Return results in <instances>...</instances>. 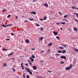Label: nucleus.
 Listing matches in <instances>:
<instances>
[{
  "label": "nucleus",
  "mask_w": 78,
  "mask_h": 78,
  "mask_svg": "<svg viewBox=\"0 0 78 78\" xmlns=\"http://www.w3.org/2000/svg\"><path fill=\"white\" fill-rule=\"evenodd\" d=\"M26 70H27V72H29L30 74V75H32L33 74L31 70L28 67L26 68Z\"/></svg>",
  "instance_id": "f257e3e1"
},
{
  "label": "nucleus",
  "mask_w": 78,
  "mask_h": 78,
  "mask_svg": "<svg viewBox=\"0 0 78 78\" xmlns=\"http://www.w3.org/2000/svg\"><path fill=\"white\" fill-rule=\"evenodd\" d=\"M73 67V65L72 64H70V66H69L68 67H66L65 69L66 70H70V69H72V67Z\"/></svg>",
  "instance_id": "f03ea898"
},
{
  "label": "nucleus",
  "mask_w": 78,
  "mask_h": 78,
  "mask_svg": "<svg viewBox=\"0 0 78 78\" xmlns=\"http://www.w3.org/2000/svg\"><path fill=\"white\" fill-rule=\"evenodd\" d=\"M60 58H62V59H66V57L64 55H62L60 56Z\"/></svg>",
  "instance_id": "7ed1b4c3"
},
{
  "label": "nucleus",
  "mask_w": 78,
  "mask_h": 78,
  "mask_svg": "<svg viewBox=\"0 0 78 78\" xmlns=\"http://www.w3.org/2000/svg\"><path fill=\"white\" fill-rule=\"evenodd\" d=\"M11 26V25H8L6 26H5V25L4 24H2L1 26H2V27H8V26Z\"/></svg>",
  "instance_id": "20e7f679"
},
{
  "label": "nucleus",
  "mask_w": 78,
  "mask_h": 78,
  "mask_svg": "<svg viewBox=\"0 0 78 78\" xmlns=\"http://www.w3.org/2000/svg\"><path fill=\"white\" fill-rule=\"evenodd\" d=\"M53 34L55 35V36H56L58 35V32H53Z\"/></svg>",
  "instance_id": "39448f33"
},
{
  "label": "nucleus",
  "mask_w": 78,
  "mask_h": 78,
  "mask_svg": "<svg viewBox=\"0 0 78 78\" xmlns=\"http://www.w3.org/2000/svg\"><path fill=\"white\" fill-rule=\"evenodd\" d=\"M6 66H7V64H6V63H4L3 66V67H6Z\"/></svg>",
  "instance_id": "423d86ee"
},
{
  "label": "nucleus",
  "mask_w": 78,
  "mask_h": 78,
  "mask_svg": "<svg viewBox=\"0 0 78 78\" xmlns=\"http://www.w3.org/2000/svg\"><path fill=\"white\" fill-rule=\"evenodd\" d=\"M51 45H53V43H50L48 45V46L49 47H50V46H51Z\"/></svg>",
  "instance_id": "0eeeda50"
},
{
  "label": "nucleus",
  "mask_w": 78,
  "mask_h": 78,
  "mask_svg": "<svg viewBox=\"0 0 78 78\" xmlns=\"http://www.w3.org/2000/svg\"><path fill=\"white\" fill-rule=\"evenodd\" d=\"M33 68L34 70H36V69H37V67H36L35 66H33Z\"/></svg>",
  "instance_id": "6e6552de"
},
{
  "label": "nucleus",
  "mask_w": 78,
  "mask_h": 78,
  "mask_svg": "<svg viewBox=\"0 0 78 78\" xmlns=\"http://www.w3.org/2000/svg\"><path fill=\"white\" fill-rule=\"evenodd\" d=\"M25 42L26 43H29L30 41L29 40H28V39H26L25 40Z\"/></svg>",
  "instance_id": "1a4fd4ad"
},
{
  "label": "nucleus",
  "mask_w": 78,
  "mask_h": 78,
  "mask_svg": "<svg viewBox=\"0 0 78 78\" xmlns=\"http://www.w3.org/2000/svg\"><path fill=\"white\" fill-rule=\"evenodd\" d=\"M13 55V52H12L9 54L8 55V56H12Z\"/></svg>",
  "instance_id": "9d476101"
},
{
  "label": "nucleus",
  "mask_w": 78,
  "mask_h": 78,
  "mask_svg": "<svg viewBox=\"0 0 78 78\" xmlns=\"http://www.w3.org/2000/svg\"><path fill=\"white\" fill-rule=\"evenodd\" d=\"M44 6H46V7H48V4L47 3H46L45 4H43Z\"/></svg>",
  "instance_id": "9b49d317"
},
{
  "label": "nucleus",
  "mask_w": 78,
  "mask_h": 78,
  "mask_svg": "<svg viewBox=\"0 0 78 78\" xmlns=\"http://www.w3.org/2000/svg\"><path fill=\"white\" fill-rule=\"evenodd\" d=\"M62 53H66V50H63L62 52Z\"/></svg>",
  "instance_id": "f8f14e48"
},
{
  "label": "nucleus",
  "mask_w": 78,
  "mask_h": 78,
  "mask_svg": "<svg viewBox=\"0 0 78 78\" xmlns=\"http://www.w3.org/2000/svg\"><path fill=\"white\" fill-rule=\"evenodd\" d=\"M46 19H47V16H45L43 18V20H46Z\"/></svg>",
  "instance_id": "ddd939ff"
},
{
  "label": "nucleus",
  "mask_w": 78,
  "mask_h": 78,
  "mask_svg": "<svg viewBox=\"0 0 78 78\" xmlns=\"http://www.w3.org/2000/svg\"><path fill=\"white\" fill-rule=\"evenodd\" d=\"M30 13H31L32 14H36V13L35 12H30Z\"/></svg>",
  "instance_id": "4468645a"
},
{
  "label": "nucleus",
  "mask_w": 78,
  "mask_h": 78,
  "mask_svg": "<svg viewBox=\"0 0 78 78\" xmlns=\"http://www.w3.org/2000/svg\"><path fill=\"white\" fill-rule=\"evenodd\" d=\"M44 39L43 37H41L39 38V39L40 40H42Z\"/></svg>",
  "instance_id": "2eb2a0df"
},
{
  "label": "nucleus",
  "mask_w": 78,
  "mask_h": 78,
  "mask_svg": "<svg viewBox=\"0 0 78 78\" xmlns=\"http://www.w3.org/2000/svg\"><path fill=\"white\" fill-rule=\"evenodd\" d=\"M73 49L74 50H75L76 52H78V49H75V48H73Z\"/></svg>",
  "instance_id": "dca6fc26"
},
{
  "label": "nucleus",
  "mask_w": 78,
  "mask_h": 78,
  "mask_svg": "<svg viewBox=\"0 0 78 78\" xmlns=\"http://www.w3.org/2000/svg\"><path fill=\"white\" fill-rule=\"evenodd\" d=\"M74 30L76 31H77L78 29L76 27H74Z\"/></svg>",
  "instance_id": "f3484780"
},
{
  "label": "nucleus",
  "mask_w": 78,
  "mask_h": 78,
  "mask_svg": "<svg viewBox=\"0 0 78 78\" xmlns=\"http://www.w3.org/2000/svg\"><path fill=\"white\" fill-rule=\"evenodd\" d=\"M7 10V9H4V10H3L2 12H6V11Z\"/></svg>",
  "instance_id": "a211bd4d"
},
{
  "label": "nucleus",
  "mask_w": 78,
  "mask_h": 78,
  "mask_svg": "<svg viewBox=\"0 0 78 78\" xmlns=\"http://www.w3.org/2000/svg\"><path fill=\"white\" fill-rule=\"evenodd\" d=\"M31 57H32V58H35V56H34V55H33V54L31 55Z\"/></svg>",
  "instance_id": "6ab92c4d"
},
{
  "label": "nucleus",
  "mask_w": 78,
  "mask_h": 78,
  "mask_svg": "<svg viewBox=\"0 0 78 78\" xmlns=\"http://www.w3.org/2000/svg\"><path fill=\"white\" fill-rule=\"evenodd\" d=\"M74 19L75 20V21H76V22H78V20L76 19V18H74Z\"/></svg>",
  "instance_id": "aec40b11"
},
{
  "label": "nucleus",
  "mask_w": 78,
  "mask_h": 78,
  "mask_svg": "<svg viewBox=\"0 0 78 78\" xmlns=\"http://www.w3.org/2000/svg\"><path fill=\"white\" fill-rule=\"evenodd\" d=\"M59 48L60 49H64V47H59Z\"/></svg>",
  "instance_id": "412c9836"
},
{
  "label": "nucleus",
  "mask_w": 78,
  "mask_h": 78,
  "mask_svg": "<svg viewBox=\"0 0 78 78\" xmlns=\"http://www.w3.org/2000/svg\"><path fill=\"white\" fill-rule=\"evenodd\" d=\"M7 49H5V48H3V51H6V50H7Z\"/></svg>",
  "instance_id": "4be33fe9"
},
{
  "label": "nucleus",
  "mask_w": 78,
  "mask_h": 78,
  "mask_svg": "<svg viewBox=\"0 0 78 78\" xmlns=\"http://www.w3.org/2000/svg\"><path fill=\"white\" fill-rule=\"evenodd\" d=\"M44 52V50H43L40 51L41 53H43Z\"/></svg>",
  "instance_id": "5701e85b"
},
{
  "label": "nucleus",
  "mask_w": 78,
  "mask_h": 78,
  "mask_svg": "<svg viewBox=\"0 0 78 78\" xmlns=\"http://www.w3.org/2000/svg\"><path fill=\"white\" fill-rule=\"evenodd\" d=\"M56 37L57 38V39H58V40H59V37L57 36Z\"/></svg>",
  "instance_id": "b1692460"
},
{
  "label": "nucleus",
  "mask_w": 78,
  "mask_h": 78,
  "mask_svg": "<svg viewBox=\"0 0 78 78\" xmlns=\"http://www.w3.org/2000/svg\"><path fill=\"white\" fill-rule=\"evenodd\" d=\"M61 24H63L64 25H65V22H62V23H60Z\"/></svg>",
  "instance_id": "393cba45"
},
{
  "label": "nucleus",
  "mask_w": 78,
  "mask_h": 78,
  "mask_svg": "<svg viewBox=\"0 0 78 78\" xmlns=\"http://www.w3.org/2000/svg\"><path fill=\"white\" fill-rule=\"evenodd\" d=\"M29 20H30V21H31L32 20H34V19H31L30 18H29Z\"/></svg>",
  "instance_id": "a878e982"
},
{
  "label": "nucleus",
  "mask_w": 78,
  "mask_h": 78,
  "mask_svg": "<svg viewBox=\"0 0 78 78\" xmlns=\"http://www.w3.org/2000/svg\"><path fill=\"white\" fill-rule=\"evenodd\" d=\"M23 63H21V67H22V68L24 67L23 66H22V65H23Z\"/></svg>",
  "instance_id": "bb28decb"
},
{
  "label": "nucleus",
  "mask_w": 78,
  "mask_h": 78,
  "mask_svg": "<svg viewBox=\"0 0 78 78\" xmlns=\"http://www.w3.org/2000/svg\"><path fill=\"white\" fill-rule=\"evenodd\" d=\"M29 64H30V65H32V63L30 62H29Z\"/></svg>",
  "instance_id": "cd10ccee"
},
{
  "label": "nucleus",
  "mask_w": 78,
  "mask_h": 78,
  "mask_svg": "<svg viewBox=\"0 0 78 78\" xmlns=\"http://www.w3.org/2000/svg\"><path fill=\"white\" fill-rule=\"evenodd\" d=\"M61 64H64V62H60Z\"/></svg>",
  "instance_id": "c85d7f7f"
},
{
  "label": "nucleus",
  "mask_w": 78,
  "mask_h": 78,
  "mask_svg": "<svg viewBox=\"0 0 78 78\" xmlns=\"http://www.w3.org/2000/svg\"><path fill=\"white\" fill-rule=\"evenodd\" d=\"M36 26H37V27H39L40 26V25H39L37 23H36Z\"/></svg>",
  "instance_id": "c756f323"
},
{
  "label": "nucleus",
  "mask_w": 78,
  "mask_h": 78,
  "mask_svg": "<svg viewBox=\"0 0 78 78\" xmlns=\"http://www.w3.org/2000/svg\"><path fill=\"white\" fill-rule=\"evenodd\" d=\"M27 78H30V76H29V75H27Z\"/></svg>",
  "instance_id": "7c9ffc66"
},
{
  "label": "nucleus",
  "mask_w": 78,
  "mask_h": 78,
  "mask_svg": "<svg viewBox=\"0 0 78 78\" xmlns=\"http://www.w3.org/2000/svg\"><path fill=\"white\" fill-rule=\"evenodd\" d=\"M12 69L13 70V71H14V72H16V70H15V69L13 67L12 68Z\"/></svg>",
  "instance_id": "2f4dec72"
},
{
  "label": "nucleus",
  "mask_w": 78,
  "mask_h": 78,
  "mask_svg": "<svg viewBox=\"0 0 78 78\" xmlns=\"http://www.w3.org/2000/svg\"><path fill=\"white\" fill-rule=\"evenodd\" d=\"M58 53H62V52H61V51H58Z\"/></svg>",
  "instance_id": "473e14b6"
},
{
  "label": "nucleus",
  "mask_w": 78,
  "mask_h": 78,
  "mask_svg": "<svg viewBox=\"0 0 78 78\" xmlns=\"http://www.w3.org/2000/svg\"><path fill=\"white\" fill-rule=\"evenodd\" d=\"M11 16V15H9L8 16H7V18H9V17Z\"/></svg>",
  "instance_id": "72a5a7b5"
},
{
  "label": "nucleus",
  "mask_w": 78,
  "mask_h": 78,
  "mask_svg": "<svg viewBox=\"0 0 78 78\" xmlns=\"http://www.w3.org/2000/svg\"><path fill=\"white\" fill-rule=\"evenodd\" d=\"M62 46H63V47H67V46L65 45H62Z\"/></svg>",
  "instance_id": "f704fd0d"
},
{
  "label": "nucleus",
  "mask_w": 78,
  "mask_h": 78,
  "mask_svg": "<svg viewBox=\"0 0 78 78\" xmlns=\"http://www.w3.org/2000/svg\"><path fill=\"white\" fill-rule=\"evenodd\" d=\"M34 59L32 58V59H31V62H33V61H34Z\"/></svg>",
  "instance_id": "c9c22d12"
},
{
  "label": "nucleus",
  "mask_w": 78,
  "mask_h": 78,
  "mask_svg": "<svg viewBox=\"0 0 78 78\" xmlns=\"http://www.w3.org/2000/svg\"><path fill=\"white\" fill-rule=\"evenodd\" d=\"M67 17V15H65L64 16V18H66V17Z\"/></svg>",
  "instance_id": "e433bc0d"
},
{
  "label": "nucleus",
  "mask_w": 78,
  "mask_h": 78,
  "mask_svg": "<svg viewBox=\"0 0 78 78\" xmlns=\"http://www.w3.org/2000/svg\"><path fill=\"white\" fill-rule=\"evenodd\" d=\"M40 29H41V30H40V31H42V30H44L43 28H40Z\"/></svg>",
  "instance_id": "4c0bfd02"
},
{
  "label": "nucleus",
  "mask_w": 78,
  "mask_h": 78,
  "mask_svg": "<svg viewBox=\"0 0 78 78\" xmlns=\"http://www.w3.org/2000/svg\"><path fill=\"white\" fill-rule=\"evenodd\" d=\"M39 20H41V21H42L44 20L41 19H40Z\"/></svg>",
  "instance_id": "58836bf2"
},
{
  "label": "nucleus",
  "mask_w": 78,
  "mask_h": 78,
  "mask_svg": "<svg viewBox=\"0 0 78 78\" xmlns=\"http://www.w3.org/2000/svg\"><path fill=\"white\" fill-rule=\"evenodd\" d=\"M11 59H13V60H15V58H11V59H10V60H11Z\"/></svg>",
  "instance_id": "ea45409f"
},
{
  "label": "nucleus",
  "mask_w": 78,
  "mask_h": 78,
  "mask_svg": "<svg viewBox=\"0 0 78 78\" xmlns=\"http://www.w3.org/2000/svg\"><path fill=\"white\" fill-rule=\"evenodd\" d=\"M23 77H25V73H24L23 74Z\"/></svg>",
  "instance_id": "a19ab883"
},
{
  "label": "nucleus",
  "mask_w": 78,
  "mask_h": 78,
  "mask_svg": "<svg viewBox=\"0 0 78 78\" xmlns=\"http://www.w3.org/2000/svg\"><path fill=\"white\" fill-rule=\"evenodd\" d=\"M15 19H18V17L17 16H16L15 17Z\"/></svg>",
  "instance_id": "79ce46f5"
},
{
  "label": "nucleus",
  "mask_w": 78,
  "mask_h": 78,
  "mask_svg": "<svg viewBox=\"0 0 78 78\" xmlns=\"http://www.w3.org/2000/svg\"><path fill=\"white\" fill-rule=\"evenodd\" d=\"M11 34L12 36H14V34H13V33H11Z\"/></svg>",
  "instance_id": "37998d69"
},
{
  "label": "nucleus",
  "mask_w": 78,
  "mask_h": 78,
  "mask_svg": "<svg viewBox=\"0 0 78 78\" xmlns=\"http://www.w3.org/2000/svg\"><path fill=\"white\" fill-rule=\"evenodd\" d=\"M6 41H9L10 39H6Z\"/></svg>",
  "instance_id": "c03bdc74"
},
{
  "label": "nucleus",
  "mask_w": 78,
  "mask_h": 78,
  "mask_svg": "<svg viewBox=\"0 0 78 78\" xmlns=\"http://www.w3.org/2000/svg\"><path fill=\"white\" fill-rule=\"evenodd\" d=\"M75 7L73 6L72 8V9H75Z\"/></svg>",
  "instance_id": "a18cd8bd"
},
{
  "label": "nucleus",
  "mask_w": 78,
  "mask_h": 78,
  "mask_svg": "<svg viewBox=\"0 0 78 78\" xmlns=\"http://www.w3.org/2000/svg\"><path fill=\"white\" fill-rule=\"evenodd\" d=\"M48 72H49V73H50L51 72H52L51 71H48Z\"/></svg>",
  "instance_id": "49530a36"
},
{
  "label": "nucleus",
  "mask_w": 78,
  "mask_h": 78,
  "mask_svg": "<svg viewBox=\"0 0 78 78\" xmlns=\"http://www.w3.org/2000/svg\"><path fill=\"white\" fill-rule=\"evenodd\" d=\"M55 55H57V56H59V54H55Z\"/></svg>",
  "instance_id": "de8ad7c7"
},
{
  "label": "nucleus",
  "mask_w": 78,
  "mask_h": 78,
  "mask_svg": "<svg viewBox=\"0 0 78 78\" xmlns=\"http://www.w3.org/2000/svg\"><path fill=\"white\" fill-rule=\"evenodd\" d=\"M36 2V1H35L34 0H33V2Z\"/></svg>",
  "instance_id": "09e8293b"
},
{
  "label": "nucleus",
  "mask_w": 78,
  "mask_h": 78,
  "mask_svg": "<svg viewBox=\"0 0 78 78\" xmlns=\"http://www.w3.org/2000/svg\"><path fill=\"white\" fill-rule=\"evenodd\" d=\"M50 49H48V52H50Z\"/></svg>",
  "instance_id": "8fccbe9b"
},
{
  "label": "nucleus",
  "mask_w": 78,
  "mask_h": 78,
  "mask_svg": "<svg viewBox=\"0 0 78 78\" xmlns=\"http://www.w3.org/2000/svg\"><path fill=\"white\" fill-rule=\"evenodd\" d=\"M66 21L67 22H69V21L67 20V19L66 20Z\"/></svg>",
  "instance_id": "3c124183"
},
{
  "label": "nucleus",
  "mask_w": 78,
  "mask_h": 78,
  "mask_svg": "<svg viewBox=\"0 0 78 78\" xmlns=\"http://www.w3.org/2000/svg\"><path fill=\"white\" fill-rule=\"evenodd\" d=\"M25 65H26V66H28V65L27 63H26Z\"/></svg>",
  "instance_id": "603ef678"
},
{
  "label": "nucleus",
  "mask_w": 78,
  "mask_h": 78,
  "mask_svg": "<svg viewBox=\"0 0 78 78\" xmlns=\"http://www.w3.org/2000/svg\"><path fill=\"white\" fill-rule=\"evenodd\" d=\"M59 13L60 14V15H62V13H61L59 12Z\"/></svg>",
  "instance_id": "864d4df0"
},
{
  "label": "nucleus",
  "mask_w": 78,
  "mask_h": 78,
  "mask_svg": "<svg viewBox=\"0 0 78 78\" xmlns=\"http://www.w3.org/2000/svg\"><path fill=\"white\" fill-rule=\"evenodd\" d=\"M56 24H58V25H60V24L59 23H57Z\"/></svg>",
  "instance_id": "5fc2aeb1"
},
{
  "label": "nucleus",
  "mask_w": 78,
  "mask_h": 78,
  "mask_svg": "<svg viewBox=\"0 0 78 78\" xmlns=\"http://www.w3.org/2000/svg\"><path fill=\"white\" fill-rule=\"evenodd\" d=\"M75 9H77V10H78V8H76Z\"/></svg>",
  "instance_id": "6e6d98bb"
},
{
  "label": "nucleus",
  "mask_w": 78,
  "mask_h": 78,
  "mask_svg": "<svg viewBox=\"0 0 78 78\" xmlns=\"http://www.w3.org/2000/svg\"><path fill=\"white\" fill-rule=\"evenodd\" d=\"M32 50H34V48H32L31 49Z\"/></svg>",
  "instance_id": "4d7b16f0"
},
{
  "label": "nucleus",
  "mask_w": 78,
  "mask_h": 78,
  "mask_svg": "<svg viewBox=\"0 0 78 78\" xmlns=\"http://www.w3.org/2000/svg\"><path fill=\"white\" fill-rule=\"evenodd\" d=\"M29 59H32L33 58H30Z\"/></svg>",
  "instance_id": "13d9d810"
},
{
  "label": "nucleus",
  "mask_w": 78,
  "mask_h": 78,
  "mask_svg": "<svg viewBox=\"0 0 78 78\" xmlns=\"http://www.w3.org/2000/svg\"><path fill=\"white\" fill-rule=\"evenodd\" d=\"M22 70H23V69H24V68L23 67H22Z\"/></svg>",
  "instance_id": "bf43d9fd"
},
{
  "label": "nucleus",
  "mask_w": 78,
  "mask_h": 78,
  "mask_svg": "<svg viewBox=\"0 0 78 78\" xmlns=\"http://www.w3.org/2000/svg\"><path fill=\"white\" fill-rule=\"evenodd\" d=\"M27 21H28L27 20L25 21L24 22H27Z\"/></svg>",
  "instance_id": "052dcab7"
},
{
  "label": "nucleus",
  "mask_w": 78,
  "mask_h": 78,
  "mask_svg": "<svg viewBox=\"0 0 78 78\" xmlns=\"http://www.w3.org/2000/svg\"><path fill=\"white\" fill-rule=\"evenodd\" d=\"M60 29V30H62V28H61Z\"/></svg>",
  "instance_id": "680f3d73"
},
{
  "label": "nucleus",
  "mask_w": 78,
  "mask_h": 78,
  "mask_svg": "<svg viewBox=\"0 0 78 78\" xmlns=\"http://www.w3.org/2000/svg\"><path fill=\"white\" fill-rule=\"evenodd\" d=\"M66 19H63V20H66Z\"/></svg>",
  "instance_id": "e2e57ef3"
},
{
  "label": "nucleus",
  "mask_w": 78,
  "mask_h": 78,
  "mask_svg": "<svg viewBox=\"0 0 78 78\" xmlns=\"http://www.w3.org/2000/svg\"><path fill=\"white\" fill-rule=\"evenodd\" d=\"M41 62H43V61H41Z\"/></svg>",
  "instance_id": "0e129e2a"
},
{
  "label": "nucleus",
  "mask_w": 78,
  "mask_h": 78,
  "mask_svg": "<svg viewBox=\"0 0 78 78\" xmlns=\"http://www.w3.org/2000/svg\"><path fill=\"white\" fill-rule=\"evenodd\" d=\"M13 67H16V66H14Z\"/></svg>",
  "instance_id": "69168bd1"
},
{
  "label": "nucleus",
  "mask_w": 78,
  "mask_h": 78,
  "mask_svg": "<svg viewBox=\"0 0 78 78\" xmlns=\"http://www.w3.org/2000/svg\"><path fill=\"white\" fill-rule=\"evenodd\" d=\"M38 78H40V77H39Z\"/></svg>",
  "instance_id": "338daca9"
},
{
  "label": "nucleus",
  "mask_w": 78,
  "mask_h": 78,
  "mask_svg": "<svg viewBox=\"0 0 78 78\" xmlns=\"http://www.w3.org/2000/svg\"><path fill=\"white\" fill-rule=\"evenodd\" d=\"M58 31H59V30H58Z\"/></svg>",
  "instance_id": "774afa93"
}]
</instances>
